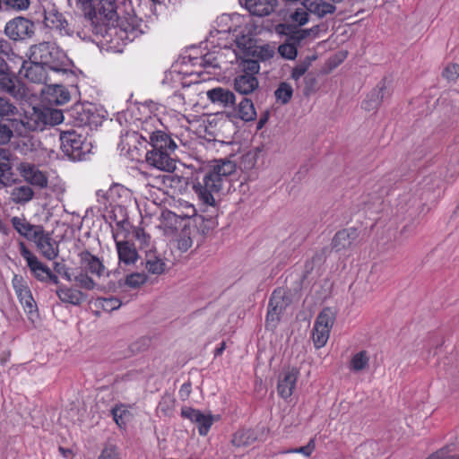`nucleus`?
<instances>
[{
	"instance_id": "nucleus-3",
	"label": "nucleus",
	"mask_w": 459,
	"mask_h": 459,
	"mask_svg": "<svg viewBox=\"0 0 459 459\" xmlns=\"http://www.w3.org/2000/svg\"><path fill=\"white\" fill-rule=\"evenodd\" d=\"M30 59L56 72L65 71L68 63L67 56L59 47L46 41L30 47Z\"/></svg>"
},
{
	"instance_id": "nucleus-21",
	"label": "nucleus",
	"mask_w": 459,
	"mask_h": 459,
	"mask_svg": "<svg viewBox=\"0 0 459 459\" xmlns=\"http://www.w3.org/2000/svg\"><path fill=\"white\" fill-rule=\"evenodd\" d=\"M11 223L20 236L30 241H32L43 229L41 225L31 224L24 216H13Z\"/></svg>"
},
{
	"instance_id": "nucleus-22",
	"label": "nucleus",
	"mask_w": 459,
	"mask_h": 459,
	"mask_svg": "<svg viewBox=\"0 0 459 459\" xmlns=\"http://www.w3.org/2000/svg\"><path fill=\"white\" fill-rule=\"evenodd\" d=\"M278 4L277 0H244L245 8L255 16L270 15Z\"/></svg>"
},
{
	"instance_id": "nucleus-34",
	"label": "nucleus",
	"mask_w": 459,
	"mask_h": 459,
	"mask_svg": "<svg viewBox=\"0 0 459 459\" xmlns=\"http://www.w3.org/2000/svg\"><path fill=\"white\" fill-rule=\"evenodd\" d=\"M23 75L30 81L37 83L45 82L46 76L44 73V66L39 63H32L28 66L22 65Z\"/></svg>"
},
{
	"instance_id": "nucleus-4",
	"label": "nucleus",
	"mask_w": 459,
	"mask_h": 459,
	"mask_svg": "<svg viewBox=\"0 0 459 459\" xmlns=\"http://www.w3.org/2000/svg\"><path fill=\"white\" fill-rule=\"evenodd\" d=\"M335 319L336 312L328 307L323 308L317 315L312 330V340L316 349H320L327 343Z\"/></svg>"
},
{
	"instance_id": "nucleus-26",
	"label": "nucleus",
	"mask_w": 459,
	"mask_h": 459,
	"mask_svg": "<svg viewBox=\"0 0 459 459\" xmlns=\"http://www.w3.org/2000/svg\"><path fill=\"white\" fill-rule=\"evenodd\" d=\"M79 256L85 270L99 277L104 273L105 266L96 255H93L89 251L85 250L81 252Z\"/></svg>"
},
{
	"instance_id": "nucleus-25",
	"label": "nucleus",
	"mask_w": 459,
	"mask_h": 459,
	"mask_svg": "<svg viewBox=\"0 0 459 459\" xmlns=\"http://www.w3.org/2000/svg\"><path fill=\"white\" fill-rule=\"evenodd\" d=\"M0 90L15 99H22L26 95L23 84L16 77L6 74L0 76Z\"/></svg>"
},
{
	"instance_id": "nucleus-32",
	"label": "nucleus",
	"mask_w": 459,
	"mask_h": 459,
	"mask_svg": "<svg viewBox=\"0 0 459 459\" xmlns=\"http://www.w3.org/2000/svg\"><path fill=\"white\" fill-rule=\"evenodd\" d=\"M234 111L236 117L245 122L254 121L257 116L253 101L247 98H242Z\"/></svg>"
},
{
	"instance_id": "nucleus-51",
	"label": "nucleus",
	"mask_w": 459,
	"mask_h": 459,
	"mask_svg": "<svg viewBox=\"0 0 459 459\" xmlns=\"http://www.w3.org/2000/svg\"><path fill=\"white\" fill-rule=\"evenodd\" d=\"M191 229L185 227L180 234L178 239V248L182 251H187L193 245L192 238L190 237Z\"/></svg>"
},
{
	"instance_id": "nucleus-57",
	"label": "nucleus",
	"mask_w": 459,
	"mask_h": 459,
	"mask_svg": "<svg viewBox=\"0 0 459 459\" xmlns=\"http://www.w3.org/2000/svg\"><path fill=\"white\" fill-rule=\"evenodd\" d=\"M311 30H301L293 32L287 40L298 48L301 41L310 34Z\"/></svg>"
},
{
	"instance_id": "nucleus-47",
	"label": "nucleus",
	"mask_w": 459,
	"mask_h": 459,
	"mask_svg": "<svg viewBox=\"0 0 459 459\" xmlns=\"http://www.w3.org/2000/svg\"><path fill=\"white\" fill-rule=\"evenodd\" d=\"M97 302L103 310L108 312H112L116 309H118L122 305L120 299L115 297L100 298L98 299Z\"/></svg>"
},
{
	"instance_id": "nucleus-53",
	"label": "nucleus",
	"mask_w": 459,
	"mask_h": 459,
	"mask_svg": "<svg viewBox=\"0 0 459 459\" xmlns=\"http://www.w3.org/2000/svg\"><path fill=\"white\" fill-rule=\"evenodd\" d=\"M17 133L12 125L8 126L4 123H0V145L7 144L13 136V134Z\"/></svg>"
},
{
	"instance_id": "nucleus-44",
	"label": "nucleus",
	"mask_w": 459,
	"mask_h": 459,
	"mask_svg": "<svg viewBox=\"0 0 459 459\" xmlns=\"http://www.w3.org/2000/svg\"><path fill=\"white\" fill-rule=\"evenodd\" d=\"M293 94L292 87L287 82H281L274 92L275 98L282 104H287Z\"/></svg>"
},
{
	"instance_id": "nucleus-23",
	"label": "nucleus",
	"mask_w": 459,
	"mask_h": 459,
	"mask_svg": "<svg viewBox=\"0 0 459 459\" xmlns=\"http://www.w3.org/2000/svg\"><path fill=\"white\" fill-rule=\"evenodd\" d=\"M106 197L110 204L125 206L131 202L132 193L126 186L120 184H114L108 190Z\"/></svg>"
},
{
	"instance_id": "nucleus-7",
	"label": "nucleus",
	"mask_w": 459,
	"mask_h": 459,
	"mask_svg": "<svg viewBox=\"0 0 459 459\" xmlns=\"http://www.w3.org/2000/svg\"><path fill=\"white\" fill-rule=\"evenodd\" d=\"M64 120L63 113L58 109L44 108L38 110L34 108V112L26 120V128L31 130H43L45 126H55L62 123Z\"/></svg>"
},
{
	"instance_id": "nucleus-64",
	"label": "nucleus",
	"mask_w": 459,
	"mask_h": 459,
	"mask_svg": "<svg viewBox=\"0 0 459 459\" xmlns=\"http://www.w3.org/2000/svg\"><path fill=\"white\" fill-rule=\"evenodd\" d=\"M427 459H459V454H449L446 450L441 449Z\"/></svg>"
},
{
	"instance_id": "nucleus-37",
	"label": "nucleus",
	"mask_w": 459,
	"mask_h": 459,
	"mask_svg": "<svg viewBox=\"0 0 459 459\" xmlns=\"http://www.w3.org/2000/svg\"><path fill=\"white\" fill-rule=\"evenodd\" d=\"M39 143L31 137H22L13 143V148L20 154L28 156L37 151Z\"/></svg>"
},
{
	"instance_id": "nucleus-9",
	"label": "nucleus",
	"mask_w": 459,
	"mask_h": 459,
	"mask_svg": "<svg viewBox=\"0 0 459 459\" xmlns=\"http://www.w3.org/2000/svg\"><path fill=\"white\" fill-rule=\"evenodd\" d=\"M35 26L30 20L19 16L10 20L4 27L5 35L13 40H24L34 34Z\"/></svg>"
},
{
	"instance_id": "nucleus-50",
	"label": "nucleus",
	"mask_w": 459,
	"mask_h": 459,
	"mask_svg": "<svg viewBox=\"0 0 459 459\" xmlns=\"http://www.w3.org/2000/svg\"><path fill=\"white\" fill-rule=\"evenodd\" d=\"M128 414V411L126 410V406L123 404L117 405L112 409V415L114 418V420L116 423L119 426H125L126 425V418Z\"/></svg>"
},
{
	"instance_id": "nucleus-46",
	"label": "nucleus",
	"mask_w": 459,
	"mask_h": 459,
	"mask_svg": "<svg viewBox=\"0 0 459 459\" xmlns=\"http://www.w3.org/2000/svg\"><path fill=\"white\" fill-rule=\"evenodd\" d=\"M442 77L449 83H455L459 77V65L455 63L447 64L443 71Z\"/></svg>"
},
{
	"instance_id": "nucleus-56",
	"label": "nucleus",
	"mask_w": 459,
	"mask_h": 459,
	"mask_svg": "<svg viewBox=\"0 0 459 459\" xmlns=\"http://www.w3.org/2000/svg\"><path fill=\"white\" fill-rule=\"evenodd\" d=\"M2 4L7 8L22 11L29 8L30 0H2Z\"/></svg>"
},
{
	"instance_id": "nucleus-30",
	"label": "nucleus",
	"mask_w": 459,
	"mask_h": 459,
	"mask_svg": "<svg viewBox=\"0 0 459 459\" xmlns=\"http://www.w3.org/2000/svg\"><path fill=\"white\" fill-rule=\"evenodd\" d=\"M10 200L15 204H25L34 197V191L29 185L13 186L10 192Z\"/></svg>"
},
{
	"instance_id": "nucleus-45",
	"label": "nucleus",
	"mask_w": 459,
	"mask_h": 459,
	"mask_svg": "<svg viewBox=\"0 0 459 459\" xmlns=\"http://www.w3.org/2000/svg\"><path fill=\"white\" fill-rule=\"evenodd\" d=\"M17 297L23 307L25 312L32 313L36 310V303L33 299L30 289L23 290L22 292L17 294Z\"/></svg>"
},
{
	"instance_id": "nucleus-14",
	"label": "nucleus",
	"mask_w": 459,
	"mask_h": 459,
	"mask_svg": "<svg viewBox=\"0 0 459 459\" xmlns=\"http://www.w3.org/2000/svg\"><path fill=\"white\" fill-rule=\"evenodd\" d=\"M181 416L195 423L201 436L207 435L214 421L212 414H204L201 411L191 407H183L181 409Z\"/></svg>"
},
{
	"instance_id": "nucleus-40",
	"label": "nucleus",
	"mask_w": 459,
	"mask_h": 459,
	"mask_svg": "<svg viewBox=\"0 0 459 459\" xmlns=\"http://www.w3.org/2000/svg\"><path fill=\"white\" fill-rule=\"evenodd\" d=\"M134 237L139 243V248L143 250L145 254L148 251H153L156 249L152 241V237L148 233H146L143 229L135 228L134 230Z\"/></svg>"
},
{
	"instance_id": "nucleus-41",
	"label": "nucleus",
	"mask_w": 459,
	"mask_h": 459,
	"mask_svg": "<svg viewBox=\"0 0 459 459\" xmlns=\"http://www.w3.org/2000/svg\"><path fill=\"white\" fill-rule=\"evenodd\" d=\"M316 59V56H307L302 61L298 63L292 69L290 77L295 82H298L311 66L312 62Z\"/></svg>"
},
{
	"instance_id": "nucleus-54",
	"label": "nucleus",
	"mask_w": 459,
	"mask_h": 459,
	"mask_svg": "<svg viewBox=\"0 0 459 459\" xmlns=\"http://www.w3.org/2000/svg\"><path fill=\"white\" fill-rule=\"evenodd\" d=\"M241 67L243 74H253V76H255V74L260 70V65L258 61L253 59L243 60L241 63Z\"/></svg>"
},
{
	"instance_id": "nucleus-63",
	"label": "nucleus",
	"mask_w": 459,
	"mask_h": 459,
	"mask_svg": "<svg viewBox=\"0 0 459 459\" xmlns=\"http://www.w3.org/2000/svg\"><path fill=\"white\" fill-rule=\"evenodd\" d=\"M98 459H120L117 451L113 446H106Z\"/></svg>"
},
{
	"instance_id": "nucleus-60",
	"label": "nucleus",
	"mask_w": 459,
	"mask_h": 459,
	"mask_svg": "<svg viewBox=\"0 0 459 459\" xmlns=\"http://www.w3.org/2000/svg\"><path fill=\"white\" fill-rule=\"evenodd\" d=\"M12 285L15 291V294H19L23 291V290H28L29 287L26 285L23 278L17 274H14L12 280Z\"/></svg>"
},
{
	"instance_id": "nucleus-42",
	"label": "nucleus",
	"mask_w": 459,
	"mask_h": 459,
	"mask_svg": "<svg viewBox=\"0 0 459 459\" xmlns=\"http://www.w3.org/2000/svg\"><path fill=\"white\" fill-rule=\"evenodd\" d=\"M144 143H147L146 136L139 134L137 132L127 133L122 139V144L124 147L126 145L128 147V152L132 150V147L138 149L136 143L142 145Z\"/></svg>"
},
{
	"instance_id": "nucleus-12",
	"label": "nucleus",
	"mask_w": 459,
	"mask_h": 459,
	"mask_svg": "<svg viewBox=\"0 0 459 459\" xmlns=\"http://www.w3.org/2000/svg\"><path fill=\"white\" fill-rule=\"evenodd\" d=\"M19 249L21 255L27 262V265L30 272L39 281H46L50 275V269L43 264L38 257L30 252L23 241H19Z\"/></svg>"
},
{
	"instance_id": "nucleus-17",
	"label": "nucleus",
	"mask_w": 459,
	"mask_h": 459,
	"mask_svg": "<svg viewBox=\"0 0 459 459\" xmlns=\"http://www.w3.org/2000/svg\"><path fill=\"white\" fill-rule=\"evenodd\" d=\"M95 15L108 22H115L118 18L117 0H90Z\"/></svg>"
},
{
	"instance_id": "nucleus-10",
	"label": "nucleus",
	"mask_w": 459,
	"mask_h": 459,
	"mask_svg": "<svg viewBox=\"0 0 459 459\" xmlns=\"http://www.w3.org/2000/svg\"><path fill=\"white\" fill-rule=\"evenodd\" d=\"M167 172L151 178L149 185L167 195H174L182 188L185 178L170 171Z\"/></svg>"
},
{
	"instance_id": "nucleus-52",
	"label": "nucleus",
	"mask_w": 459,
	"mask_h": 459,
	"mask_svg": "<svg viewBox=\"0 0 459 459\" xmlns=\"http://www.w3.org/2000/svg\"><path fill=\"white\" fill-rule=\"evenodd\" d=\"M147 281V276L144 273H134L126 278V284L131 288H138L144 284Z\"/></svg>"
},
{
	"instance_id": "nucleus-20",
	"label": "nucleus",
	"mask_w": 459,
	"mask_h": 459,
	"mask_svg": "<svg viewBox=\"0 0 459 459\" xmlns=\"http://www.w3.org/2000/svg\"><path fill=\"white\" fill-rule=\"evenodd\" d=\"M44 24L51 30H56L61 36L72 33L67 21L55 9L45 12Z\"/></svg>"
},
{
	"instance_id": "nucleus-5",
	"label": "nucleus",
	"mask_w": 459,
	"mask_h": 459,
	"mask_svg": "<svg viewBox=\"0 0 459 459\" xmlns=\"http://www.w3.org/2000/svg\"><path fill=\"white\" fill-rule=\"evenodd\" d=\"M117 229L113 230L112 237L116 243L117 252L120 263L126 265L134 264L139 258L138 252L134 244L121 240V231L128 230L130 222L124 219L116 222Z\"/></svg>"
},
{
	"instance_id": "nucleus-27",
	"label": "nucleus",
	"mask_w": 459,
	"mask_h": 459,
	"mask_svg": "<svg viewBox=\"0 0 459 459\" xmlns=\"http://www.w3.org/2000/svg\"><path fill=\"white\" fill-rule=\"evenodd\" d=\"M356 230L352 229H345L338 231L333 240V248L337 252L350 248L356 238Z\"/></svg>"
},
{
	"instance_id": "nucleus-62",
	"label": "nucleus",
	"mask_w": 459,
	"mask_h": 459,
	"mask_svg": "<svg viewBox=\"0 0 459 459\" xmlns=\"http://www.w3.org/2000/svg\"><path fill=\"white\" fill-rule=\"evenodd\" d=\"M314 450H315V440L310 439L309 442L306 446L292 449L290 452V453H299V454L304 455L305 456H310Z\"/></svg>"
},
{
	"instance_id": "nucleus-43",
	"label": "nucleus",
	"mask_w": 459,
	"mask_h": 459,
	"mask_svg": "<svg viewBox=\"0 0 459 459\" xmlns=\"http://www.w3.org/2000/svg\"><path fill=\"white\" fill-rule=\"evenodd\" d=\"M369 358L367 352L362 351L353 355L351 360V369L353 371H361L368 366Z\"/></svg>"
},
{
	"instance_id": "nucleus-39",
	"label": "nucleus",
	"mask_w": 459,
	"mask_h": 459,
	"mask_svg": "<svg viewBox=\"0 0 459 459\" xmlns=\"http://www.w3.org/2000/svg\"><path fill=\"white\" fill-rule=\"evenodd\" d=\"M255 440V437L250 429H240L237 431L231 439V443L236 447H243L251 445Z\"/></svg>"
},
{
	"instance_id": "nucleus-38",
	"label": "nucleus",
	"mask_w": 459,
	"mask_h": 459,
	"mask_svg": "<svg viewBox=\"0 0 459 459\" xmlns=\"http://www.w3.org/2000/svg\"><path fill=\"white\" fill-rule=\"evenodd\" d=\"M178 217L172 212H164L161 214V221L159 228L163 230L166 235H173L177 231Z\"/></svg>"
},
{
	"instance_id": "nucleus-13",
	"label": "nucleus",
	"mask_w": 459,
	"mask_h": 459,
	"mask_svg": "<svg viewBox=\"0 0 459 459\" xmlns=\"http://www.w3.org/2000/svg\"><path fill=\"white\" fill-rule=\"evenodd\" d=\"M0 117H7L17 134H20L22 128H26V117L22 116L16 106L3 97H0Z\"/></svg>"
},
{
	"instance_id": "nucleus-48",
	"label": "nucleus",
	"mask_w": 459,
	"mask_h": 459,
	"mask_svg": "<svg viewBox=\"0 0 459 459\" xmlns=\"http://www.w3.org/2000/svg\"><path fill=\"white\" fill-rule=\"evenodd\" d=\"M278 51L282 57L289 60H294L298 55L297 47L290 43L288 40L279 47Z\"/></svg>"
},
{
	"instance_id": "nucleus-31",
	"label": "nucleus",
	"mask_w": 459,
	"mask_h": 459,
	"mask_svg": "<svg viewBox=\"0 0 459 459\" xmlns=\"http://www.w3.org/2000/svg\"><path fill=\"white\" fill-rule=\"evenodd\" d=\"M305 6L309 13H312L320 18L327 14H332L336 10L333 3H329L325 0H306Z\"/></svg>"
},
{
	"instance_id": "nucleus-11",
	"label": "nucleus",
	"mask_w": 459,
	"mask_h": 459,
	"mask_svg": "<svg viewBox=\"0 0 459 459\" xmlns=\"http://www.w3.org/2000/svg\"><path fill=\"white\" fill-rule=\"evenodd\" d=\"M288 305L289 299L286 297V291L281 289L275 290L269 300L266 324L275 326L280 320L281 314Z\"/></svg>"
},
{
	"instance_id": "nucleus-2",
	"label": "nucleus",
	"mask_w": 459,
	"mask_h": 459,
	"mask_svg": "<svg viewBox=\"0 0 459 459\" xmlns=\"http://www.w3.org/2000/svg\"><path fill=\"white\" fill-rule=\"evenodd\" d=\"M151 149L146 152L145 160L148 165L163 171H171L176 168L175 160L171 157L177 148L176 143L162 131L147 133Z\"/></svg>"
},
{
	"instance_id": "nucleus-8",
	"label": "nucleus",
	"mask_w": 459,
	"mask_h": 459,
	"mask_svg": "<svg viewBox=\"0 0 459 459\" xmlns=\"http://www.w3.org/2000/svg\"><path fill=\"white\" fill-rule=\"evenodd\" d=\"M16 170L26 183L40 189L48 187V174L47 172L40 170L39 166L36 164L29 161H21L17 164Z\"/></svg>"
},
{
	"instance_id": "nucleus-6",
	"label": "nucleus",
	"mask_w": 459,
	"mask_h": 459,
	"mask_svg": "<svg viewBox=\"0 0 459 459\" xmlns=\"http://www.w3.org/2000/svg\"><path fill=\"white\" fill-rule=\"evenodd\" d=\"M60 141L63 152L72 160H81L90 152V144L74 131L63 132Z\"/></svg>"
},
{
	"instance_id": "nucleus-55",
	"label": "nucleus",
	"mask_w": 459,
	"mask_h": 459,
	"mask_svg": "<svg viewBox=\"0 0 459 459\" xmlns=\"http://www.w3.org/2000/svg\"><path fill=\"white\" fill-rule=\"evenodd\" d=\"M74 281L76 283L85 290H93L95 287L94 281L84 273H80L78 275L74 277Z\"/></svg>"
},
{
	"instance_id": "nucleus-59",
	"label": "nucleus",
	"mask_w": 459,
	"mask_h": 459,
	"mask_svg": "<svg viewBox=\"0 0 459 459\" xmlns=\"http://www.w3.org/2000/svg\"><path fill=\"white\" fill-rule=\"evenodd\" d=\"M175 400L171 395H164L160 403V409L165 414H169L174 409Z\"/></svg>"
},
{
	"instance_id": "nucleus-35",
	"label": "nucleus",
	"mask_w": 459,
	"mask_h": 459,
	"mask_svg": "<svg viewBox=\"0 0 459 459\" xmlns=\"http://www.w3.org/2000/svg\"><path fill=\"white\" fill-rule=\"evenodd\" d=\"M48 95V102L56 105H63L70 100L69 91L62 85L49 87Z\"/></svg>"
},
{
	"instance_id": "nucleus-49",
	"label": "nucleus",
	"mask_w": 459,
	"mask_h": 459,
	"mask_svg": "<svg viewBox=\"0 0 459 459\" xmlns=\"http://www.w3.org/2000/svg\"><path fill=\"white\" fill-rule=\"evenodd\" d=\"M308 10L304 5L303 7L297 8L290 15V19L293 22L299 26L305 25L308 22Z\"/></svg>"
},
{
	"instance_id": "nucleus-1",
	"label": "nucleus",
	"mask_w": 459,
	"mask_h": 459,
	"mask_svg": "<svg viewBox=\"0 0 459 459\" xmlns=\"http://www.w3.org/2000/svg\"><path fill=\"white\" fill-rule=\"evenodd\" d=\"M237 165L228 159L215 160L214 164L203 178L202 182L194 185V191L198 198L210 206L215 205L213 194L221 192L226 184L230 183V177L236 171Z\"/></svg>"
},
{
	"instance_id": "nucleus-33",
	"label": "nucleus",
	"mask_w": 459,
	"mask_h": 459,
	"mask_svg": "<svg viewBox=\"0 0 459 459\" xmlns=\"http://www.w3.org/2000/svg\"><path fill=\"white\" fill-rule=\"evenodd\" d=\"M56 295L61 301L75 306L80 305L85 299L81 290L72 288H61L57 290Z\"/></svg>"
},
{
	"instance_id": "nucleus-15",
	"label": "nucleus",
	"mask_w": 459,
	"mask_h": 459,
	"mask_svg": "<svg viewBox=\"0 0 459 459\" xmlns=\"http://www.w3.org/2000/svg\"><path fill=\"white\" fill-rule=\"evenodd\" d=\"M32 241L41 255L48 260H54L58 256V246L53 241L49 233L46 232L44 228L39 232Z\"/></svg>"
},
{
	"instance_id": "nucleus-18",
	"label": "nucleus",
	"mask_w": 459,
	"mask_h": 459,
	"mask_svg": "<svg viewBox=\"0 0 459 459\" xmlns=\"http://www.w3.org/2000/svg\"><path fill=\"white\" fill-rule=\"evenodd\" d=\"M298 377L299 370L294 368L286 369L281 374L277 385V391L281 397L287 399L291 396Z\"/></svg>"
},
{
	"instance_id": "nucleus-19",
	"label": "nucleus",
	"mask_w": 459,
	"mask_h": 459,
	"mask_svg": "<svg viewBox=\"0 0 459 459\" xmlns=\"http://www.w3.org/2000/svg\"><path fill=\"white\" fill-rule=\"evenodd\" d=\"M73 117L75 119L76 125L80 127L89 126L91 128L101 124V118L98 114L92 111L91 108L82 105L76 106L73 109Z\"/></svg>"
},
{
	"instance_id": "nucleus-58",
	"label": "nucleus",
	"mask_w": 459,
	"mask_h": 459,
	"mask_svg": "<svg viewBox=\"0 0 459 459\" xmlns=\"http://www.w3.org/2000/svg\"><path fill=\"white\" fill-rule=\"evenodd\" d=\"M18 179L14 177L12 168L9 170L0 172V183L4 186H12Z\"/></svg>"
},
{
	"instance_id": "nucleus-28",
	"label": "nucleus",
	"mask_w": 459,
	"mask_h": 459,
	"mask_svg": "<svg viewBox=\"0 0 459 459\" xmlns=\"http://www.w3.org/2000/svg\"><path fill=\"white\" fill-rule=\"evenodd\" d=\"M200 84L198 82L183 87L182 91L175 92L169 98V101L172 105H193L194 101L190 99L191 95L199 92Z\"/></svg>"
},
{
	"instance_id": "nucleus-24",
	"label": "nucleus",
	"mask_w": 459,
	"mask_h": 459,
	"mask_svg": "<svg viewBox=\"0 0 459 459\" xmlns=\"http://www.w3.org/2000/svg\"><path fill=\"white\" fill-rule=\"evenodd\" d=\"M208 100L223 108L232 107L235 104V95L232 91L222 87H216L206 91Z\"/></svg>"
},
{
	"instance_id": "nucleus-29",
	"label": "nucleus",
	"mask_w": 459,
	"mask_h": 459,
	"mask_svg": "<svg viewBox=\"0 0 459 459\" xmlns=\"http://www.w3.org/2000/svg\"><path fill=\"white\" fill-rule=\"evenodd\" d=\"M235 90L243 95L252 93L258 88V80L253 74H240L234 80Z\"/></svg>"
},
{
	"instance_id": "nucleus-16",
	"label": "nucleus",
	"mask_w": 459,
	"mask_h": 459,
	"mask_svg": "<svg viewBox=\"0 0 459 459\" xmlns=\"http://www.w3.org/2000/svg\"><path fill=\"white\" fill-rule=\"evenodd\" d=\"M390 95L391 92L387 87V82L384 79L367 96V99L362 102V108L368 111L374 110Z\"/></svg>"
},
{
	"instance_id": "nucleus-36",
	"label": "nucleus",
	"mask_w": 459,
	"mask_h": 459,
	"mask_svg": "<svg viewBox=\"0 0 459 459\" xmlns=\"http://www.w3.org/2000/svg\"><path fill=\"white\" fill-rule=\"evenodd\" d=\"M146 269L152 274H161L165 271L166 264L156 255V249L145 254Z\"/></svg>"
},
{
	"instance_id": "nucleus-61",
	"label": "nucleus",
	"mask_w": 459,
	"mask_h": 459,
	"mask_svg": "<svg viewBox=\"0 0 459 459\" xmlns=\"http://www.w3.org/2000/svg\"><path fill=\"white\" fill-rule=\"evenodd\" d=\"M9 168H12L9 152L5 149H0V172L9 170Z\"/></svg>"
}]
</instances>
